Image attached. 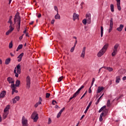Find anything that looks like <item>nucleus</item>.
<instances>
[{
    "mask_svg": "<svg viewBox=\"0 0 126 126\" xmlns=\"http://www.w3.org/2000/svg\"><path fill=\"white\" fill-rule=\"evenodd\" d=\"M7 81L9 84L11 83V88L12 89V95H13L15 93H18V91L16 90V87H15V85L14 84V80L10 77H8L7 79Z\"/></svg>",
    "mask_w": 126,
    "mask_h": 126,
    "instance_id": "1",
    "label": "nucleus"
},
{
    "mask_svg": "<svg viewBox=\"0 0 126 126\" xmlns=\"http://www.w3.org/2000/svg\"><path fill=\"white\" fill-rule=\"evenodd\" d=\"M18 22V31H19L20 30V23L21 22V18L20 17V16H19V13H17L14 17V24L16 23V21Z\"/></svg>",
    "mask_w": 126,
    "mask_h": 126,
    "instance_id": "2",
    "label": "nucleus"
},
{
    "mask_svg": "<svg viewBox=\"0 0 126 126\" xmlns=\"http://www.w3.org/2000/svg\"><path fill=\"white\" fill-rule=\"evenodd\" d=\"M120 47V44L116 43L114 45L113 48V52L111 53L112 57H115L116 54L119 52V48Z\"/></svg>",
    "mask_w": 126,
    "mask_h": 126,
    "instance_id": "3",
    "label": "nucleus"
},
{
    "mask_svg": "<svg viewBox=\"0 0 126 126\" xmlns=\"http://www.w3.org/2000/svg\"><path fill=\"white\" fill-rule=\"evenodd\" d=\"M14 73L15 74V76L16 77H18L19 74L21 73V68H20V64H18L16 67L15 68L14 70Z\"/></svg>",
    "mask_w": 126,
    "mask_h": 126,
    "instance_id": "4",
    "label": "nucleus"
},
{
    "mask_svg": "<svg viewBox=\"0 0 126 126\" xmlns=\"http://www.w3.org/2000/svg\"><path fill=\"white\" fill-rule=\"evenodd\" d=\"M31 119L33 120L34 123H36L37 121H38V119H39V115L37 112L34 111L31 115Z\"/></svg>",
    "mask_w": 126,
    "mask_h": 126,
    "instance_id": "5",
    "label": "nucleus"
},
{
    "mask_svg": "<svg viewBox=\"0 0 126 126\" xmlns=\"http://www.w3.org/2000/svg\"><path fill=\"white\" fill-rule=\"evenodd\" d=\"M30 85H31V79L30 77L28 76L26 79V88L27 89H30Z\"/></svg>",
    "mask_w": 126,
    "mask_h": 126,
    "instance_id": "6",
    "label": "nucleus"
},
{
    "mask_svg": "<svg viewBox=\"0 0 126 126\" xmlns=\"http://www.w3.org/2000/svg\"><path fill=\"white\" fill-rule=\"evenodd\" d=\"M83 88H84V86L82 85L81 86V87L77 90V91L76 92H75L73 96L74 98H75V97H76V96H78V95L79 94V93H80V91L82 89H83Z\"/></svg>",
    "mask_w": 126,
    "mask_h": 126,
    "instance_id": "7",
    "label": "nucleus"
},
{
    "mask_svg": "<svg viewBox=\"0 0 126 126\" xmlns=\"http://www.w3.org/2000/svg\"><path fill=\"white\" fill-rule=\"evenodd\" d=\"M86 20H87V23L90 24L91 23V14H87L86 15Z\"/></svg>",
    "mask_w": 126,
    "mask_h": 126,
    "instance_id": "8",
    "label": "nucleus"
},
{
    "mask_svg": "<svg viewBox=\"0 0 126 126\" xmlns=\"http://www.w3.org/2000/svg\"><path fill=\"white\" fill-rule=\"evenodd\" d=\"M113 18H111L110 21V28L108 31L109 33H110L112 30H113Z\"/></svg>",
    "mask_w": 126,
    "mask_h": 126,
    "instance_id": "9",
    "label": "nucleus"
},
{
    "mask_svg": "<svg viewBox=\"0 0 126 126\" xmlns=\"http://www.w3.org/2000/svg\"><path fill=\"white\" fill-rule=\"evenodd\" d=\"M105 52L103 51V50H102V49H101L99 52L97 53V57H98V58H101V57H102V56H103V55H104L105 54Z\"/></svg>",
    "mask_w": 126,
    "mask_h": 126,
    "instance_id": "10",
    "label": "nucleus"
},
{
    "mask_svg": "<svg viewBox=\"0 0 126 126\" xmlns=\"http://www.w3.org/2000/svg\"><path fill=\"white\" fill-rule=\"evenodd\" d=\"M108 47L109 44L106 43L101 49L102 51H103L106 53V51H107V49H108Z\"/></svg>",
    "mask_w": 126,
    "mask_h": 126,
    "instance_id": "11",
    "label": "nucleus"
},
{
    "mask_svg": "<svg viewBox=\"0 0 126 126\" xmlns=\"http://www.w3.org/2000/svg\"><path fill=\"white\" fill-rule=\"evenodd\" d=\"M41 104H42V98L40 97L38 102L34 105L35 108H37V107H38L39 105H41Z\"/></svg>",
    "mask_w": 126,
    "mask_h": 126,
    "instance_id": "12",
    "label": "nucleus"
},
{
    "mask_svg": "<svg viewBox=\"0 0 126 126\" xmlns=\"http://www.w3.org/2000/svg\"><path fill=\"white\" fill-rule=\"evenodd\" d=\"M64 107L60 111V112L58 113L57 116V118L59 119V118H60V117H61V115H62V113H63V111H64Z\"/></svg>",
    "mask_w": 126,
    "mask_h": 126,
    "instance_id": "13",
    "label": "nucleus"
},
{
    "mask_svg": "<svg viewBox=\"0 0 126 126\" xmlns=\"http://www.w3.org/2000/svg\"><path fill=\"white\" fill-rule=\"evenodd\" d=\"M10 108V106L9 105H7L5 109L3 110L4 113H9V108Z\"/></svg>",
    "mask_w": 126,
    "mask_h": 126,
    "instance_id": "14",
    "label": "nucleus"
},
{
    "mask_svg": "<svg viewBox=\"0 0 126 126\" xmlns=\"http://www.w3.org/2000/svg\"><path fill=\"white\" fill-rule=\"evenodd\" d=\"M103 90H104L103 87H98L96 91V93H100L101 92L103 91Z\"/></svg>",
    "mask_w": 126,
    "mask_h": 126,
    "instance_id": "15",
    "label": "nucleus"
},
{
    "mask_svg": "<svg viewBox=\"0 0 126 126\" xmlns=\"http://www.w3.org/2000/svg\"><path fill=\"white\" fill-rule=\"evenodd\" d=\"M6 94V92L5 91H3L1 92L0 94V98H3L5 94Z\"/></svg>",
    "mask_w": 126,
    "mask_h": 126,
    "instance_id": "16",
    "label": "nucleus"
},
{
    "mask_svg": "<svg viewBox=\"0 0 126 126\" xmlns=\"http://www.w3.org/2000/svg\"><path fill=\"white\" fill-rule=\"evenodd\" d=\"M123 28H124V25L121 24L120 25V27L119 28H117V31L121 32L123 30Z\"/></svg>",
    "mask_w": 126,
    "mask_h": 126,
    "instance_id": "17",
    "label": "nucleus"
},
{
    "mask_svg": "<svg viewBox=\"0 0 126 126\" xmlns=\"http://www.w3.org/2000/svg\"><path fill=\"white\" fill-rule=\"evenodd\" d=\"M23 55H24V53H22L17 58V59H19L18 60V62H21V60H22V57H23Z\"/></svg>",
    "mask_w": 126,
    "mask_h": 126,
    "instance_id": "18",
    "label": "nucleus"
},
{
    "mask_svg": "<svg viewBox=\"0 0 126 126\" xmlns=\"http://www.w3.org/2000/svg\"><path fill=\"white\" fill-rule=\"evenodd\" d=\"M8 113L7 112H3L2 115V119L3 120H5L6 118H7V116H8Z\"/></svg>",
    "mask_w": 126,
    "mask_h": 126,
    "instance_id": "19",
    "label": "nucleus"
},
{
    "mask_svg": "<svg viewBox=\"0 0 126 126\" xmlns=\"http://www.w3.org/2000/svg\"><path fill=\"white\" fill-rule=\"evenodd\" d=\"M79 16L78 15V14H77L74 13L73 14V20L74 21H75V20H76V19H77V18H78V17H79Z\"/></svg>",
    "mask_w": 126,
    "mask_h": 126,
    "instance_id": "20",
    "label": "nucleus"
},
{
    "mask_svg": "<svg viewBox=\"0 0 126 126\" xmlns=\"http://www.w3.org/2000/svg\"><path fill=\"white\" fill-rule=\"evenodd\" d=\"M92 104V101L90 102L86 109L85 110V111L84 112L85 114H86V113H87V111H88V110H89V108H90V106H91Z\"/></svg>",
    "mask_w": 126,
    "mask_h": 126,
    "instance_id": "21",
    "label": "nucleus"
},
{
    "mask_svg": "<svg viewBox=\"0 0 126 126\" xmlns=\"http://www.w3.org/2000/svg\"><path fill=\"white\" fill-rule=\"evenodd\" d=\"M11 59L10 58L6 59L5 61V64H9Z\"/></svg>",
    "mask_w": 126,
    "mask_h": 126,
    "instance_id": "22",
    "label": "nucleus"
},
{
    "mask_svg": "<svg viewBox=\"0 0 126 126\" xmlns=\"http://www.w3.org/2000/svg\"><path fill=\"white\" fill-rule=\"evenodd\" d=\"M19 85H20V81H19V80H17L15 85L16 88V87H19Z\"/></svg>",
    "mask_w": 126,
    "mask_h": 126,
    "instance_id": "23",
    "label": "nucleus"
},
{
    "mask_svg": "<svg viewBox=\"0 0 126 126\" xmlns=\"http://www.w3.org/2000/svg\"><path fill=\"white\" fill-rule=\"evenodd\" d=\"M11 19H12V16H10L9 17V20L7 22V23H9L10 25H12V21L11 20Z\"/></svg>",
    "mask_w": 126,
    "mask_h": 126,
    "instance_id": "24",
    "label": "nucleus"
},
{
    "mask_svg": "<svg viewBox=\"0 0 126 126\" xmlns=\"http://www.w3.org/2000/svg\"><path fill=\"white\" fill-rule=\"evenodd\" d=\"M104 68L105 69H107L109 72L113 71V68H112L111 67H106V66H105Z\"/></svg>",
    "mask_w": 126,
    "mask_h": 126,
    "instance_id": "25",
    "label": "nucleus"
},
{
    "mask_svg": "<svg viewBox=\"0 0 126 126\" xmlns=\"http://www.w3.org/2000/svg\"><path fill=\"white\" fill-rule=\"evenodd\" d=\"M117 8L118 10L121 11L122 10V8L121 7V2L117 3Z\"/></svg>",
    "mask_w": 126,
    "mask_h": 126,
    "instance_id": "26",
    "label": "nucleus"
},
{
    "mask_svg": "<svg viewBox=\"0 0 126 126\" xmlns=\"http://www.w3.org/2000/svg\"><path fill=\"white\" fill-rule=\"evenodd\" d=\"M103 96H104V94H103L97 100L96 102H95V105H98V104H99V102H100V99H101V98H102V97H103Z\"/></svg>",
    "mask_w": 126,
    "mask_h": 126,
    "instance_id": "27",
    "label": "nucleus"
},
{
    "mask_svg": "<svg viewBox=\"0 0 126 126\" xmlns=\"http://www.w3.org/2000/svg\"><path fill=\"white\" fill-rule=\"evenodd\" d=\"M100 33H101V37H103V34L104 33V29L102 26L100 27Z\"/></svg>",
    "mask_w": 126,
    "mask_h": 126,
    "instance_id": "28",
    "label": "nucleus"
},
{
    "mask_svg": "<svg viewBox=\"0 0 126 126\" xmlns=\"http://www.w3.org/2000/svg\"><path fill=\"white\" fill-rule=\"evenodd\" d=\"M121 81V78L120 76H117L116 79V83H120V81Z\"/></svg>",
    "mask_w": 126,
    "mask_h": 126,
    "instance_id": "29",
    "label": "nucleus"
},
{
    "mask_svg": "<svg viewBox=\"0 0 126 126\" xmlns=\"http://www.w3.org/2000/svg\"><path fill=\"white\" fill-rule=\"evenodd\" d=\"M23 45L22 44L19 45L18 47L17 48L16 51L18 52L19 50H21V48H23Z\"/></svg>",
    "mask_w": 126,
    "mask_h": 126,
    "instance_id": "30",
    "label": "nucleus"
},
{
    "mask_svg": "<svg viewBox=\"0 0 126 126\" xmlns=\"http://www.w3.org/2000/svg\"><path fill=\"white\" fill-rule=\"evenodd\" d=\"M103 116H104V113L102 112L100 115L99 117V122H102L103 121Z\"/></svg>",
    "mask_w": 126,
    "mask_h": 126,
    "instance_id": "31",
    "label": "nucleus"
},
{
    "mask_svg": "<svg viewBox=\"0 0 126 126\" xmlns=\"http://www.w3.org/2000/svg\"><path fill=\"white\" fill-rule=\"evenodd\" d=\"M55 19H61V16L59 14V13H57V14L55 16Z\"/></svg>",
    "mask_w": 126,
    "mask_h": 126,
    "instance_id": "32",
    "label": "nucleus"
},
{
    "mask_svg": "<svg viewBox=\"0 0 126 126\" xmlns=\"http://www.w3.org/2000/svg\"><path fill=\"white\" fill-rule=\"evenodd\" d=\"M9 30H10L12 32L14 30V27L12 26V25H10V26H9Z\"/></svg>",
    "mask_w": 126,
    "mask_h": 126,
    "instance_id": "33",
    "label": "nucleus"
},
{
    "mask_svg": "<svg viewBox=\"0 0 126 126\" xmlns=\"http://www.w3.org/2000/svg\"><path fill=\"white\" fill-rule=\"evenodd\" d=\"M104 109H106V105H104L103 106H102L98 111V113H101V112H102V111H103L104 110Z\"/></svg>",
    "mask_w": 126,
    "mask_h": 126,
    "instance_id": "34",
    "label": "nucleus"
},
{
    "mask_svg": "<svg viewBox=\"0 0 126 126\" xmlns=\"http://www.w3.org/2000/svg\"><path fill=\"white\" fill-rule=\"evenodd\" d=\"M110 9L112 12H114V4H111L110 5Z\"/></svg>",
    "mask_w": 126,
    "mask_h": 126,
    "instance_id": "35",
    "label": "nucleus"
},
{
    "mask_svg": "<svg viewBox=\"0 0 126 126\" xmlns=\"http://www.w3.org/2000/svg\"><path fill=\"white\" fill-rule=\"evenodd\" d=\"M106 106L107 107H110V106H111V102H110V99H108L107 100Z\"/></svg>",
    "mask_w": 126,
    "mask_h": 126,
    "instance_id": "36",
    "label": "nucleus"
},
{
    "mask_svg": "<svg viewBox=\"0 0 126 126\" xmlns=\"http://www.w3.org/2000/svg\"><path fill=\"white\" fill-rule=\"evenodd\" d=\"M13 45L12 44V41H11L9 44V48L11 49L12 48Z\"/></svg>",
    "mask_w": 126,
    "mask_h": 126,
    "instance_id": "37",
    "label": "nucleus"
},
{
    "mask_svg": "<svg viewBox=\"0 0 126 126\" xmlns=\"http://www.w3.org/2000/svg\"><path fill=\"white\" fill-rule=\"evenodd\" d=\"M80 57H81V58H82L83 59H84V58H85V53H84L83 52H82Z\"/></svg>",
    "mask_w": 126,
    "mask_h": 126,
    "instance_id": "38",
    "label": "nucleus"
},
{
    "mask_svg": "<svg viewBox=\"0 0 126 126\" xmlns=\"http://www.w3.org/2000/svg\"><path fill=\"white\" fill-rule=\"evenodd\" d=\"M82 22L83 24H84V25H86V23H87V20L86 19H85L82 21Z\"/></svg>",
    "mask_w": 126,
    "mask_h": 126,
    "instance_id": "39",
    "label": "nucleus"
},
{
    "mask_svg": "<svg viewBox=\"0 0 126 126\" xmlns=\"http://www.w3.org/2000/svg\"><path fill=\"white\" fill-rule=\"evenodd\" d=\"M63 76L60 77L58 79V82H61V81H62V80H63Z\"/></svg>",
    "mask_w": 126,
    "mask_h": 126,
    "instance_id": "40",
    "label": "nucleus"
},
{
    "mask_svg": "<svg viewBox=\"0 0 126 126\" xmlns=\"http://www.w3.org/2000/svg\"><path fill=\"white\" fill-rule=\"evenodd\" d=\"M12 32H11V31H10L9 30H8L7 31V32H6V36L9 35V34H10V33H11Z\"/></svg>",
    "mask_w": 126,
    "mask_h": 126,
    "instance_id": "41",
    "label": "nucleus"
},
{
    "mask_svg": "<svg viewBox=\"0 0 126 126\" xmlns=\"http://www.w3.org/2000/svg\"><path fill=\"white\" fill-rule=\"evenodd\" d=\"M14 98L16 100V101H19V100H20V96H16Z\"/></svg>",
    "mask_w": 126,
    "mask_h": 126,
    "instance_id": "42",
    "label": "nucleus"
},
{
    "mask_svg": "<svg viewBox=\"0 0 126 126\" xmlns=\"http://www.w3.org/2000/svg\"><path fill=\"white\" fill-rule=\"evenodd\" d=\"M74 48H75V44H74V46L71 48V53H73V52L74 51Z\"/></svg>",
    "mask_w": 126,
    "mask_h": 126,
    "instance_id": "43",
    "label": "nucleus"
},
{
    "mask_svg": "<svg viewBox=\"0 0 126 126\" xmlns=\"http://www.w3.org/2000/svg\"><path fill=\"white\" fill-rule=\"evenodd\" d=\"M54 9L57 11V13H59V9H58V7L57 6H54Z\"/></svg>",
    "mask_w": 126,
    "mask_h": 126,
    "instance_id": "44",
    "label": "nucleus"
},
{
    "mask_svg": "<svg viewBox=\"0 0 126 126\" xmlns=\"http://www.w3.org/2000/svg\"><path fill=\"white\" fill-rule=\"evenodd\" d=\"M52 123V120H51V118H48V125L51 124Z\"/></svg>",
    "mask_w": 126,
    "mask_h": 126,
    "instance_id": "45",
    "label": "nucleus"
},
{
    "mask_svg": "<svg viewBox=\"0 0 126 126\" xmlns=\"http://www.w3.org/2000/svg\"><path fill=\"white\" fill-rule=\"evenodd\" d=\"M51 94L50 93H46V98H49Z\"/></svg>",
    "mask_w": 126,
    "mask_h": 126,
    "instance_id": "46",
    "label": "nucleus"
},
{
    "mask_svg": "<svg viewBox=\"0 0 126 126\" xmlns=\"http://www.w3.org/2000/svg\"><path fill=\"white\" fill-rule=\"evenodd\" d=\"M12 100L13 104H16V100L15 99V98H13Z\"/></svg>",
    "mask_w": 126,
    "mask_h": 126,
    "instance_id": "47",
    "label": "nucleus"
},
{
    "mask_svg": "<svg viewBox=\"0 0 126 126\" xmlns=\"http://www.w3.org/2000/svg\"><path fill=\"white\" fill-rule=\"evenodd\" d=\"M86 50V47H84L83 48V50H82V53H85Z\"/></svg>",
    "mask_w": 126,
    "mask_h": 126,
    "instance_id": "48",
    "label": "nucleus"
},
{
    "mask_svg": "<svg viewBox=\"0 0 126 126\" xmlns=\"http://www.w3.org/2000/svg\"><path fill=\"white\" fill-rule=\"evenodd\" d=\"M87 93V91H86V92L84 93V94L81 97V98H80L81 100V99H82V98H83V97H84V96H85V95H86Z\"/></svg>",
    "mask_w": 126,
    "mask_h": 126,
    "instance_id": "49",
    "label": "nucleus"
},
{
    "mask_svg": "<svg viewBox=\"0 0 126 126\" xmlns=\"http://www.w3.org/2000/svg\"><path fill=\"white\" fill-rule=\"evenodd\" d=\"M55 103H56V104H58V102H57V101L53 100L52 102V105H55Z\"/></svg>",
    "mask_w": 126,
    "mask_h": 126,
    "instance_id": "50",
    "label": "nucleus"
},
{
    "mask_svg": "<svg viewBox=\"0 0 126 126\" xmlns=\"http://www.w3.org/2000/svg\"><path fill=\"white\" fill-rule=\"evenodd\" d=\"M92 93V91L91 90V87H90V88L89 89V93Z\"/></svg>",
    "mask_w": 126,
    "mask_h": 126,
    "instance_id": "51",
    "label": "nucleus"
},
{
    "mask_svg": "<svg viewBox=\"0 0 126 126\" xmlns=\"http://www.w3.org/2000/svg\"><path fill=\"white\" fill-rule=\"evenodd\" d=\"M27 31V30H26V29H25V30L23 32V33L24 34H26Z\"/></svg>",
    "mask_w": 126,
    "mask_h": 126,
    "instance_id": "52",
    "label": "nucleus"
},
{
    "mask_svg": "<svg viewBox=\"0 0 126 126\" xmlns=\"http://www.w3.org/2000/svg\"><path fill=\"white\" fill-rule=\"evenodd\" d=\"M55 23V20H52L51 21V24H54Z\"/></svg>",
    "mask_w": 126,
    "mask_h": 126,
    "instance_id": "53",
    "label": "nucleus"
},
{
    "mask_svg": "<svg viewBox=\"0 0 126 126\" xmlns=\"http://www.w3.org/2000/svg\"><path fill=\"white\" fill-rule=\"evenodd\" d=\"M23 38V35L20 36L19 40H22Z\"/></svg>",
    "mask_w": 126,
    "mask_h": 126,
    "instance_id": "54",
    "label": "nucleus"
},
{
    "mask_svg": "<svg viewBox=\"0 0 126 126\" xmlns=\"http://www.w3.org/2000/svg\"><path fill=\"white\" fill-rule=\"evenodd\" d=\"M34 23V21H32L29 24H30V25H32Z\"/></svg>",
    "mask_w": 126,
    "mask_h": 126,
    "instance_id": "55",
    "label": "nucleus"
},
{
    "mask_svg": "<svg viewBox=\"0 0 126 126\" xmlns=\"http://www.w3.org/2000/svg\"><path fill=\"white\" fill-rule=\"evenodd\" d=\"M10 55L11 57H14V55H13V54H12V53H11V52L10 53Z\"/></svg>",
    "mask_w": 126,
    "mask_h": 126,
    "instance_id": "56",
    "label": "nucleus"
},
{
    "mask_svg": "<svg viewBox=\"0 0 126 126\" xmlns=\"http://www.w3.org/2000/svg\"><path fill=\"white\" fill-rule=\"evenodd\" d=\"M26 37H29V33H26Z\"/></svg>",
    "mask_w": 126,
    "mask_h": 126,
    "instance_id": "57",
    "label": "nucleus"
},
{
    "mask_svg": "<svg viewBox=\"0 0 126 126\" xmlns=\"http://www.w3.org/2000/svg\"><path fill=\"white\" fill-rule=\"evenodd\" d=\"M117 1V3H119V2H121V0H115Z\"/></svg>",
    "mask_w": 126,
    "mask_h": 126,
    "instance_id": "58",
    "label": "nucleus"
},
{
    "mask_svg": "<svg viewBox=\"0 0 126 126\" xmlns=\"http://www.w3.org/2000/svg\"><path fill=\"white\" fill-rule=\"evenodd\" d=\"M84 117H85V115H82V117H81V119H80V120H82Z\"/></svg>",
    "mask_w": 126,
    "mask_h": 126,
    "instance_id": "59",
    "label": "nucleus"
},
{
    "mask_svg": "<svg viewBox=\"0 0 126 126\" xmlns=\"http://www.w3.org/2000/svg\"><path fill=\"white\" fill-rule=\"evenodd\" d=\"M94 82H95V78H93L92 82H94Z\"/></svg>",
    "mask_w": 126,
    "mask_h": 126,
    "instance_id": "60",
    "label": "nucleus"
},
{
    "mask_svg": "<svg viewBox=\"0 0 126 126\" xmlns=\"http://www.w3.org/2000/svg\"><path fill=\"white\" fill-rule=\"evenodd\" d=\"M123 80H126V76H125L123 78Z\"/></svg>",
    "mask_w": 126,
    "mask_h": 126,
    "instance_id": "61",
    "label": "nucleus"
},
{
    "mask_svg": "<svg viewBox=\"0 0 126 126\" xmlns=\"http://www.w3.org/2000/svg\"><path fill=\"white\" fill-rule=\"evenodd\" d=\"M73 98H74V97H73V95L70 98H69V100H72V99H73Z\"/></svg>",
    "mask_w": 126,
    "mask_h": 126,
    "instance_id": "62",
    "label": "nucleus"
},
{
    "mask_svg": "<svg viewBox=\"0 0 126 126\" xmlns=\"http://www.w3.org/2000/svg\"><path fill=\"white\" fill-rule=\"evenodd\" d=\"M41 14H38V18H39V17H41Z\"/></svg>",
    "mask_w": 126,
    "mask_h": 126,
    "instance_id": "63",
    "label": "nucleus"
},
{
    "mask_svg": "<svg viewBox=\"0 0 126 126\" xmlns=\"http://www.w3.org/2000/svg\"><path fill=\"white\" fill-rule=\"evenodd\" d=\"M58 108H59V106L58 105H55V108L58 109Z\"/></svg>",
    "mask_w": 126,
    "mask_h": 126,
    "instance_id": "64",
    "label": "nucleus"
}]
</instances>
